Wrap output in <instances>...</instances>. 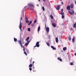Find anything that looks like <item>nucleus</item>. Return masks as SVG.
<instances>
[{
  "instance_id": "f257e3e1",
  "label": "nucleus",
  "mask_w": 76,
  "mask_h": 76,
  "mask_svg": "<svg viewBox=\"0 0 76 76\" xmlns=\"http://www.w3.org/2000/svg\"><path fill=\"white\" fill-rule=\"evenodd\" d=\"M19 29H20V31H22V22L21 20H20V25L19 26Z\"/></svg>"
},
{
  "instance_id": "f03ea898",
  "label": "nucleus",
  "mask_w": 76,
  "mask_h": 76,
  "mask_svg": "<svg viewBox=\"0 0 76 76\" xmlns=\"http://www.w3.org/2000/svg\"><path fill=\"white\" fill-rule=\"evenodd\" d=\"M28 6H31L33 8H34V5L31 3L28 4Z\"/></svg>"
},
{
  "instance_id": "7ed1b4c3",
  "label": "nucleus",
  "mask_w": 76,
  "mask_h": 76,
  "mask_svg": "<svg viewBox=\"0 0 76 76\" xmlns=\"http://www.w3.org/2000/svg\"><path fill=\"white\" fill-rule=\"evenodd\" d=\"M45 29L46 30L47 32H49L50 30V28L48 27H47L46 28H45Z\"/></svg>"
},
{
  "instance_id": "20e7f679",
  "label": "nucleus",
  "mask_w": 76,
  "mask_h": 76,
  "mask_svg": "<svg viewBox=\"0 0 76 76\" xmlns=\"http://www.w3.org/2000/svg\"><path fill=\"white\" fill-rule=\"evenodd\" d=\"M36 46L37 47H39V42H38L36 44Z\"/></svg>"
},
{
  "instance_id": "39448f33",
  "label": "nucleus",
  "mask_w": 76,
  "mask_h": 76,
  "mask_svg": "<svg viewBox=\"0 0 76 76\" xmlns=\"http://www.w3.org/2000/svg\"><path fill=\"white\" fill-rule=\"evenodd\" d=\"M20 45L22 47H21V48H24L25 47L24 46H23V45H22V43H21V42H20Z\"/></svg>"
},
{
  "instance_id": "423d86ee",
  "label": "nucleus",
  "mask_w": 76,
  "mask_h": 76,
  "mask_svg": "<svg viewBox=\"0 0 76 76\" xmlns=\"http://www.w3.org/2000/svg\"><path fill=\"white\" fill-rule=\"evenodd\" d=\"M66 9L68 10H70V6H67Z\"/></svg>"
},
{
  "instance_id": "0eeeda50",
  "label": "nucleus",
  "mask_w": 76,
  "mask_h": 76,
  "mask_svg": "<svg viewBox=\"0 0 76 76\" xmlns=\"http://www.w3.org/2000/svg\"><path fill=\"white\" fill-rule=\"evenodd\" d=\"M56 9L58 10H59V9H60V5H57Z\"/></svg>"
},
{
  "instance_id": "6e6552de",
  "label": "nucleus",
  "mask_w": 76,
  "mask_h": 76,
  "mask_svg": "<svg viewBox=\"0 0 76 76\" xmlns=\"http://www.w3.org/2000/svg\"><path fill=\"white\" fill-rule=\"evenodd\" d=\"M52 25L54 28L56 27V24L54 23H52Z\"/></svg>"
},
{
  "instance_id": "1a4fd4ad",
  "label": "nucleus",
  "mask_w": 76,
  "mask_h": 76,
  "mask_svg": "<svg viewBox=\"0 0 76 76\" xmlns=\"http://www.w3.org/2000/svg\"><path fill=\"white\" fill-rule=\"evenodd\" d=\"M56 42L57 43L58 42V38L57 37L56 38Z\"/></svg>"
},
{
  "instance_id": "9d476101",
  "label": "nucleus",
  "mask_w": 76,
  "mask_h": 76,
  "mask_svg": "<svg viewBox=\"0 0 76 76\" xmlns=\"http://www.w3.org/2000/svg\"><path fill=\"white\" fill-rule=\"evenodd\" d=\"M29 37H28L26 38V40L27 41V42H28V40H29Z\"/></svg>"
},
{
  "instance_id": "9b49d317",
  "label": "nucleus",
  "mask_w": 76,
  "mask_h": 76,
  "mask_svg": "<svg viewBox=\"0 0 76 76\" xmlns=\"http://www.w3.org/2000/svg\"><path fill=\"white\" fill-rule=\"evenodd\" d=\"M63 50L64 51H66L67 50V48L65 47L63 48Z\"/></svg>"
},
{
  "instance_id": "f8f14e48",
  "label": "nucleus",
  "mask_w": 76,
  "mask_h": 76,
  "mask_svg": "<svg viewBox=\"0 0 76 76\" xmlns=\"http://www.w3.org/2000/svg\"><path fill=\"white\" fill-rule=\"evenodd\" d=\"M72 42H75V37H73L72 39Z\"/></svg>"
},
{
  "instance_id": "ddd939ff",
  "label": "nucleus",
  "mask_w": 76,
  "mask_h": 76,
  "mask_svg": "<svg viewBox=\"0 0 76 76\" xmlns=\"http://www.w3.org/2000/svg\"><path fill=\"white\" fill-rule=\"evenodd\" d=\"M51 48H52V49H53V50H55V48H54V46H51Z\"/></svg>"
},
{
  "instance_id": "4468645a",
  "label": "nucleus",
  "mask_w": 76,
  "mask_h": 76,
  "mask_svg": "<svg viewBox=\"0 0 76 76\" xmlns=\"http://www.w3.org/2000/svg\"><path fill=\"white\" fill-rule=\"evenodd\" d=\"M74 28H76V23H75V24L74 25Z\"/></svg>"
},
{
  "instance_id": "2eb2a0df",
  "label": "nucleus",
  "mask_w": 76,
  "mask_h": 76,
  "mask_svg": "<svg viewBox=\"0 0 76 76\" xmlns=\"http://www.w3.org/2000/svg\"><path fill=\"white\" fill-rule=\"evenodd\" d=\"M39 30H40V26H39L38 27V31H39Z\"/></svg>"
},
{
  "instance_id": "dca6fc26",
  "label": "nucleus",
  "mask_w": 76,
  "mask_h": 76,
  "mask_svg": "<svg viewBox=\"0 0 76 76\" xmlns=\"http://www.w3.org/2000/svg\"><path fill=\"white\" fill-rule=\"evenodd\" d=\"M69 14H71V15H72L73 14V13H72V12H71L70 11H69Z\"/></svg>"
},
{
  "instance_id": "f3484780",
  "label": "nucleus",
  "mask_w": 76,
  "mask_h": 76,
  "mask_svg": "<svg viewBox=\"0 0 76 76\" xmlns=\"http://www.w3.org/2000/svg\"><path fill=\"white\" fill-rule=\"evenodd\" d=\"M32 66V64H31L29 65V67H31Z\"/></svg>"
},
{
  "instance_id": "a211bd4d",
  "label": "nucleus",
  "mask_w": 76,
  "mask_h": 76,
  "mask_svg": "<svg viewBox=\"0 0 76 76\" xmlns=\"http://www.w3.org/2000/svg\"><path fill=\"white\" fill-rule=\"evenodd\" d=\"M70 7L71 8H73V4L71 5Z\"/></svg>"
},
{
  "instance_id": "6ab92c4d",
  "label": "nucleus",
  "mask_w": 76,
  "mask_h": 76,
  "mask_svg": "<svg viewBox=\"0 0 76 76\" xmlns=\"http://www.w3.org/2000/svg\"><path fill=\"white\" fill-rule=\"evenodd\" d=\"M14 41H15V42L17 41V39L16 38H14Z\"/></svg>"
},
{
  "instance_id": "aec40b11",
  "label": "nucleus",
  "mask_w": 76,
  "mask_h": 76,
  "mask_svg": "<svg viewBox=\"0 0 76 76\" xmlns=\"http://www.w3.org/2000/svg\"><path fill=\"white\" fill-rule=\"evenodd\" d=\"M50 17L52 19H53V15H50Z\"/></svg>"
},
{
  "instance_id": "412c9836",
  "label": "nucleus",
  "mask_w": 76,
  "mask_h": 76,
  "mask_svg": "<svg viewBox=\"0 0 76 76\" xmlns=\"http://www.w3.org/2000/svg\"><path fill=\"white\" fill-rule=\"evenodd\" d=\"M71 37L70 36H69V41H70V40H71Z\"/></svg>"
},
{
  "instance_id": "4be33fe9",
  "label": "nucleus",
  "mask_w": 76,
  "mask_h": 76,
  "mask_svg": "<svg viewBox=\"0 0 76 76\" xmlns=\"http://www.w3.org/2000/svg\"><path fill=\"white\" fill-rule=\"evenodd\" d=\"M42 9L43 10V11H45V9H44V7H42Z\"/></svg>"
},
{
  "instance_id": "5701e85b",
  "label": "nucleus",
  "mask_w": 76,
  "mask_h": 76,
  "mask_svg": "<svg viewBox=\"0 0 76 76\" xmlns=\"http://www.w3.org/2000/svg\"><path fill=\"white\" fill-rule=\"evenodd\" d=\"M28 31H29V32L30 31H31V29H30V28H28Z\"/></svg>"
},
{
  "instance_id": "b1692460",
  "label": "nucleus",
  "mask_w": 76,
  "mask_h": 76,
  "mask_svg": "<svg viewBox=\"0 0 76 76\" xmlns=\"http://www.w3.org/2000/svg\"><path fill=\"white\" fill-rule=\"evenodd\" d=\"M26 20H26V23H29V21H27Z\"/></svg>"
},
{
  "instance_id": "393cba45",
  "label": "nucleus",
  "mask_w": 76,
  "mask_h": 76,
  "mask_svg": "<svg viewBox=\"0 0 76 76\" xmlns=\"http://www.w3.org/2000/svg\"><path fill=\"white\" fill-rule=\"evenodd\" d=\"M37 22V20H35L34 21V24L35 23Z\"/></svg>"
},
{
  "instance_id": "a878e982",
  "label": "nucleus",
  "mask_w": 76,
  "mask_h": 76,
  "mask_svg": "<svg viewBox=\"0 0 76 76\" xmlns=\"http://www.w3.org/2000/svg\"><path fill=\"white\" fill-rule=\"evenodd\" d=\"M64 15V12H62L61 13V15H62V16Z\"/></svg>"
},
{
  "instance_id": "bb28decb",
  "label": "nucleus",
  "mask_w": 76,
  "mask_h": 76,
  "mask_svg": "<svg viewBox=\"0 0 76 76\" xmlns=\"http://www.w3.org/2000/svg\"><path fill=\"white\" fill-rule=\"evenodd\" d=\"M28 44H29V43L27 42L25 44V45H28Z\"/></svg>"
},
{
  "instance_id": "cd10ccee",
  "label": "nucleus",
  "mask_w": 76,
  "mask_h": 76,
  "mask_svg": "<svg viewBox=\"0 0 76 76\" xmlns=\"http://www.w3.org/2000/svg\"><path fill=\"white\" fill-rule=\"evenodd\" d=\"M64 15H62V18L64 19Z\"/></svg>"
},
{
  "instance_id": "c85d7f7f",
  "label": "nucleus",
  "mask_w": 76,
  "mask_h": 76,
  "mask_svg": "<svg viewBox=\"0 0 76 76\" xmlns=\"http://www.w3.org/2000/svg\"><path fill=\"white\" fill-rule=\"evenodd\" d=\"M71 11L72 13H74V11H73V10H71Z\"/></svg>"
},
{
  "instance_id": "c756f323",
  "label": "nucleus",
  "mask_w": 76,
  "mask_h": 76,
  "mask_svg": "<svg viewBox=\"0 0 76 76\" xmlns=\"http://www.w3.org/2000/svg\"><path fill=\"white\" fill-rule=\"evenodd\" d=\"M41 15V12H39L38 13V15Z\"/></svg>"
},
{
  "instance_id": "7c9ffc66",
  "label": "nucleus",
  "mask_w": 76,
  "mask_h": 76,
  "mask_svg": "<svg viewBox=\"0 0 76 76\" xmlns=\"http://www.w3.org/2000/svg\"><path fill=\"white\" fill-rule=\"evenodd\" d=\"M47 44L48 45V46H50V44L49 43H47Z\"/></svg>"
},
{
  "instance_id": "2f4dec72",
  "label": "nucleus",
  "mask_w": 76,
  "mask_h": 76,
  "mask_svg": "<svg viewBox=\"0 0 76 76\" xmlns=\"http://www.w3.org/2000/svg\"><path fill=\"white\" fill-rule=\"evenodd\" d=\"M24 54H26V56H27V54H26V52H24Z\"/></svg>"
},
{
  "instance_id": "473e14b6",
  "label": "nucleus",
  "mask_w": 76,
  "mask_h": 76,
  "mask_svg": "<svg viewBox=\"0 0 76 76\" xmlns=\"http://www.w3.org/2000/svg\"><path fill=\"white\" fill-rule=\"evenodd\" d=\"M34 26V24H31V26Z\"/></svg>"
},
{
  "instance_id": "72a5a7b5",
  "label": "nucleus",
  "mask_w": 76,
  "mask_h": 76,
  "mask_svg": "<svg viewBox=\"0 0 76 76\" xmlns=\"http://www.w3.org/2000/svg\"><path fill=\"white\" fill-rule=\"evenodd\" d=\"M25 19H28V18L27 17H26Z\"/></svg>"
},
{
  "instance_id": "f704fd0d",
  "label": "nucleus",
  "mask_w": 76,
  "mask_h": 76,
  "mask_svg": "<svg viewBox=\"0 0 76 76\" xmlns=\"http://www.w3.org/2000/svg\"><path fill=\"white\" fill-rule=\"evenodd\" d=\"M61 11L62 12H63V9H62L61 10Z\"/></svg>"
},
{
  "instance_id": "c9c22d12",
  "label": "nucleus",
  "mask_w": 76,
  "mask_h": 76,
  "mask_svg": "<svg viewBox=\"0 0 76 76\" xmlns=\"http://www.w3.org/2000/svg\"><path fill=\"white\" fill-rule=\"evenodd\" d=\"M59 60H60V61H62V59L60 58V59H59Z\"/></svg>"
},
{
  "instance_id": "e433bc0d",
  "label": "nucleus",
  "mask_w": 76,
  "mask_h": 76,
  "mask_svg": "<svg viewBox=\"0 0 76 76\" xmlns=\"http://www.w3.org/2000/svg\"><path fill=\"white\" fill-rule=\"evenodd\" d=\"M73 63L71 62V65H73Z\"/></svg>"
},
{
  "instance_id": "4c0bfd02",
  "label": "nucleus",
  "mask_w": 76,
  "mask_h": 76,
  "mask_svg": "<svg viewBox=\"0 0 76 76\" xmlns=\"http://www.w3.org/2000/svg\"><path fill=\"white\" fill-rule=\"evenodd\" d=\"M29 69L30 70H31V71L32 70V68H29Z\"/></svg>"
},
{
  "instance_id": "58836bf2",
  "label": "nucleus",
  "mask_w": 76,
  "mask_h": 76,
  "mask_svg": "<svg viewBox=\"0 0 76 76\" xmlns=\"http://www.w3.org/2000/svg\"><path fill=\"white\" fill-rule=\"evenodd\" d=\"M31 23H32V21H31L30 22V23H30V24Z\"/></svg>"
},
{
  "instance_id": "ea45409f",
  "label": "nucleus",
  "mask_w": 76,
  "mask_h": 76,
  "mask_svg": "<svg viewBox=\"0 0 76 76\" xmlns=\"http://www.w3.org/2000/svg\"><path fill=\"white\" fill-rule=\"evenodd\" d=\"M30 41H31V40H30L29 41H28V42H27L28 43V44L30 42Z\"/></svg>"
},
{
  "instance_id": "a19ab883",
  "label": "nucleus",
  "mask_w": 76,
  "mask_h": 76,
  "mask_svg": "<svg viewBox=\"0 0 76 76\" xmlns=\"http://www.w3.org/2000/svg\"><path fill=\"white\" fill-rule=\"evenodd\" d=\"M45 28H47V26L46 25H45Z\"/></svg>"
},
{
  "instance_id": "79ce46f5",
  "label": "nucleus",
  "mask_w": 76,
  "mask_h": 76,
  "mask_svg": "<svg viewBox=\"0 0 76 76\" xmlns=\"http://www.w3.org/2000/svg\"><path fill=\"white\" fill-rule=\"evenodd\" d=\"M58 60H60V58H58Z\"/></svg>"
},
{
  "instance_id": "37998d69",
  "label": "nucleus",
  "mask_w": 76,
  "mask_h": 76,
  "mask_svg": "<svg viewBox=\"0 0 76 76\" xmlns=\"http://www.w3.org/2000/svg\"><path fill=\"white\" fill-rule=\"evenodd\" d=\"M18 42H19V43H20V40L18 41Z\"/></svg>"
},
{
  "instance_id": "c03bdc74",
  "label": "nucleus",
  "mask_w": 76,
  "mask_h": 76,
  "mask_svg": "<svg viewBox=\"0 0 76 76\" xmlns=\"http://www.w3.org/2000/svg\"><path fill=\"white\" fill-rule=\"evenodd\" d=\"M23 16L24 18V14H23Z\"/></svg>"
},
{
  "instance_id": "a18cd8bd",
  "label": "nucleus",
  "mask_w": 76,
  "mask_h": 76,
  "mask_svg": "<svg viewBox=\"0 0 76 76\" xmlns=\"http://www.w3.org/2000/svg\"><path fill=\"white\" fill-rule=\"evenodd\" d=\"M61 3L62 4H63V2H61Z\"/></svg>"
},
{
  "instance_id": "49530a36",
  "label": "nucleus",
  "mask_w": 76,
  "mask_h": 76,
  "mask_svg": "<svg viewBox=\"0 0 76 76\" xmlns=\"http://www.w3.org/2000/svg\"><path fill=\"white\" fill-rule=\"evenodd\" d=\"M23 50L24 51H25L24 48H23Z\"/></svg>"
},
{
  "instance_id": "de8ad7c7",
  "label": "nucleus",
  "mask_w": 76,
  "mask_h": 76,
  "mask_svg": "<svg viewBox=\"0 0 76 76\" xmlns=\"http://www.w3.org/2000/svg\"><path fill=\"white\" fill-rule=\"evenodd\" d=\"M30 24H31V23H29L28 24V25H29Z\"/></svg>"
},
{
  "instance_id": "09e8293b",
  "label": "nucleus",
  "mask_w": 76,
  "mask_h": 76,
  "mask_svg": "<svg viewBox=\"0 0 76 76\" xmlns=\"http://www.w3.org/2000/svg\"><path fill=\"white\" fill-rule=\"evenodd\" d=\"M44 1H45V0H43Z\"/></svg>"
},
{
  "instance_id": "8fccbe9b",
  "label": "nucleus",
  "mask_w": 76,
  "mask_h": 76,
  "mask_svg": "<svg viewBox=\"0 0 76 76\" xmlns=\"http://www.w3.org/2000/svg\"><path fill=\"white\" fill-rule=\"evenodd\" d=\"M36 46H36H34V48H35V47H36V46Z\"/></svg>"
},
{
  "instance_id": "3c124183",
  "label": "nucleus",
  "mask_w": 76,
  "mask_h": 76,
  "mask_svg": "<svg viewBox=\"0 0 76 76\" xmlns=\"http://www.w3.org/2000/svg\"><path fill=\"white\" fill-rule=\"evenodd\" d=\"M35 63V62L33 61V63Z\"/></svg>"
},
{
  "instance_id": "603ef678",
  "label": "nucleus",
  "mask_w": 76,
  "mask_h": 76,
  "mask_svg": "<svg viewBox=\"0 0 76 76\" xmlns=\"http://www.w3.org/2000/svg\"><path fill=\"white\" fill-rule=\"evenodd\" d=\"M21 19H22V17H21Z\"/></svg>"
},
{
  "instance_id": "864d4df0",
  "label": "nucleus",
  "mask_w": 76,
  "mask_h": 76,
  "mask_svg": "<svg viewBox=\"0 0 76 76\" xmlns=\"http://www.w3.org/2000/svg\"><path fill=\"white\" fill-rule=\"evenodd\" d=\"M34 63H33V66H34Z\"/></svg>"
},
{
  "instance_id": "5fc2aeb1",
  "label": "nucleus",
  "mask_w": 76,
  "mask_h": 76,
  "mask_svg": "<svg viewBox=\"0 0 76 76\" xmlns=\"http://www.w3.org/2000/svg\"><path fill=\"white\" fill-rule=\"evenodd\" d=\"M26 7H25L24 8H25V9L26 8Z\"/></svg>"
},
{
  "instance_id": "6e6d98bb",
  "label": "nucleus",
  "mask_w": 76,
  "mask_h": 76,
  "mask_svg": "<svg viewBox=\"0 0 76 76\" xmlns=\"http://www.w3.org/2000/svg\"><path fill=\"white\" fill-rule=\"evenodd\" d=\"M75 56H76V53H75Z\"/></svg>"
},
{
  "instance_id": "4d7b16f0",
  "label": "nucleus",
  "mask_w": 76,
  "mask_h": 76,
  "mask_svg": "<svg viewBox=\"0 0 76 76\" xmlns=\"http://www.w3.org/2000/svg\"><path fill=\"white\" fill-rule=\"evenodd\" d=\"M39 1H40V0H38Z\"/></svg>"
},
{
  "instance_id": "13d9d810",
  "label": "nucleus",
  "mask_w": 76,
  "mask_h": 76,
  "mask_svg": "<svg viewBox=\"0 0 76 76\" xmlns=\"http://www.w3.org/2000/svg\"><path fill=\"white\" fill-rule=\"evenodd\" d=\"M60 1H62V0H60Z\"/></svg>"
},
{
  "instance_id": "bf43d9fd",
  "label": "nucleus",
  "mask_w": 76,
  "mask_h": 76,
  "mask_svg": "<svg viewBox=\"0 0 76 76\" xmlns=\"http://www.w3.org/2000/svg\"><path fill=\"white\" fill-rule=\"evenodd\" d=\"M67 22H68V21H66Z\"/></svg>"
},
{
  "instance_id": "052dcab7",
  "label": "nucleus",
  "mask_w": 76,
  "mask_h": 76,
  "mask_svg": "<svg viewBox=\"0 0 76 76\" xmlns=\"http://www.w3.org/2000/svg\"><path fill=\"white\" fill-rule=\"evenodd\" d=\"M30 63H31V61H30Z\"/></svg>"
},
{
  "instance_id": "680f3d73",
  "label": "nucleus",
  "mask_w": 76,
  "mask_h": 76,
  "mask_svg": "<svg viewBox=\"0 0 76 76\" xmlns=\"http://www.w3.org/2000/svg\"><path fill=\"white\" fill-rule=\"evenodd\" d=\"M28 9H29V7H28Z\"/></svg>"
},
{
  "instance_id": "e2e57ef3",
  "label": "nucleus",
  "mask_w": 76,
  "mask_h": 76,
  "mask_svg": "<svg viewBox=\"0 0 76 76\" xmlns=\"http://www.w3.org/2000/svg\"><path fill=\"white\" fill-rule=\"evenodd\" d=\"M20 40H21V39H20Z\"/></svg>"
},
{
  "instance_id": "0e129e2a",
  "label": "nucleus",
  "mask_w": 76,
  "mask_h": 76,
  "mask_svg": "<svg viewBox=\"0 0 76 76\" xmlns=\"http://www.w3.org/2000/svg\"><path fill=\"white\" fill-rule=\"evenodd\" d=\"M38 6V5H37Z\"/></svg>"
}]
</instances>
